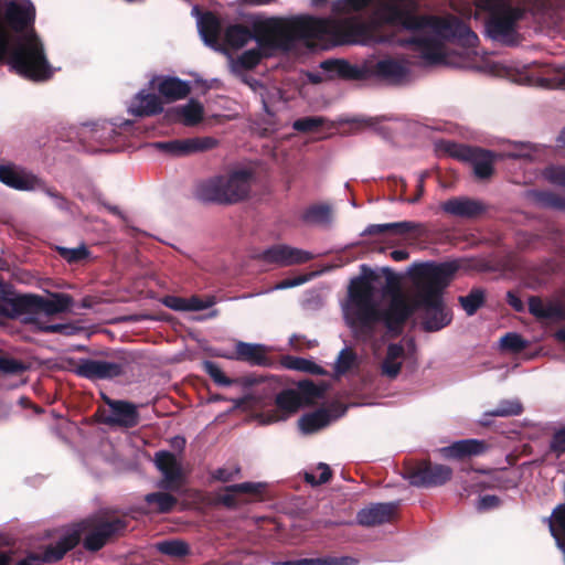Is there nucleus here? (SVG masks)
<instances>
[{
  "label": "nucleus",
  "mask_w": 565,
  "mask_h": 565,
  "mask_svg": "<svg viewBox=\"0 0 565 565\" xmlns=\"http://www.w3.org/2000/svg\"><path fill=\"white\" fill-rule=\"evenodd\" d=\"M375 4L371 20L356 18H315L298 15L323 22L333 39L310 35L312 43L321 47L343 44H396L411 45L420 53L426 65L448 64L446 44L456 43L475 47L477 34L452 13L419 14L412 0H337L332 4L335 13L360 11Z\"/></svg>",
  "instance_id": "nucleus-1"
},
{
  "label": "nucleus",
  "mask_w": 565,
  "mask_h": 565,
  "mask_svg": "<svg viewBox=\"0 0 565 565\" xmlns=\"http://www.w3.org/2000/svg\"><path fill=\"white\" fill-rule=\"evenodd\" d=\"M418 308L426 331H438L451 321V313L443 298L416 296L415 306L398 290L390 289L375 276H360L351 280L348 299L342 305L343 317L354 335L370 342L375 338L380 322L388 329L403 323Z\"/></svg>",
  "instance_id": "nucleus-2"
},
{
  "label": "nucleus",
  "mask_w": 565,
  "mask_h": 565,
  "mask_svg": "<svg viewBox=\"0 0 565 565\" xmlns=\"http://www.w3.org/2000/svg\"><path fill=\"white\" fill-rule=\"evenodd\" d=\"M34 21L31 0H0V62L24 78L42 82L52 77L53 68Z\"/></svg>",
  "instance_id": "nucleus-3"
},
{
  "label": "nucleus",
  "mask_w": 565,
  "mask_h": 565,
  "mask_svg": "<svg viewBox=\"0 0 565 565\" xmlns=\"http://www.w3.org/2000/svg\"><path fill=\"white\" fill-rule=\"evenodd\" d=\"M254 28L257 34L256 47L231 58L232 72L239 75L259 64L263 57L273 56L278 51H289L298 42L311 44L310 35L326 36L328 28L323 22L308 18H256Z\"/></svg>",
  "instance_id": "nucleus-4"
},
{
  "label": "nucleus",
  "mask_w": 565,
  "mask_h": 565,
  "mask_svg": "<svg viewBox=\"0 0 565 565\" xmlns=\"http://www.w3.org/2000/svg\"><path fill=\"white\" fill-rule=\"evenodd\" d=\"M125 527L126 523L119 516L105 512L97 513L67 529L56 544L45 548L43 555L30 553L17 565H43L57 562L79 542L82 536L86 550L98 551L111 536L122 532Z\"/></svg>",
  "instance_id": "nucleus-5"
},
{
  "label": "nucleus",
  "mask_w": 565,
  "mask_h": 565,
  "mask_svg": "<svg viewBox=\"0 0 565 565\" xmlns=\"http://www.w3.org/2000/svg\"><path fill=\"white\" fill-rule=\"evenodd\" d=\"M73 299L66 294H53L50 298L35 295H21L12 298L0 296V318H20L26 323H34L41 331L62 332L64 324H40V315H56L70 309Z\"/></svg>",
  "instance_id": "nucleus-6"
},
{
  "label": "nucleus",
  "mask_w": 565,
  "mask_h": 565,
  "mask_svg": "<svg viewBox=\"0 0 565 565\" xmlns=\"http://www.w3.org/2000/svg\"><path fill=\"white\" fill-rule=\"evenodd\" d=\"M475 18L484 15L486 34L493 41L515 45L520 41L518 22L524 9L513 6L510 0H476Z\"/></svg>",
  "instance_id": "nucleus-7"
},
{
  "label": "nucleus",
  "mask_w": 565,
  "mask_h": 565,
  "mask_svg": "<svg viewBox=\"0 0 565 565\" xmlns=\"http://www.w3.org/2000/svg\"><path fill=\"white\" fill-rule=\"evenodd\" d=\"M254 179V173L246 169L215 175L198 185L196 196L204 202L220 204L238 203L248 198Z\"/></svg>",
  "instance_id": "nucleus-8"
},
{
  "label": "nucleus",
  "mask_w": 565,
  "mask_h": 565,
  "mask_svg": "<svg viewBox=\"0 0 565 565\" xmlns=\"http://www.w3.org/2000/svg\"><path fill=\"white\" fill-rule=\"evenodd\" d=\"M192 14L196 18L199 34L203 42L215 51H222L224 46L238 50L249 42L257 43V34L252 23V30L246 26L234 24L230 25L224 35H222V25L220 20L211 12L200 13L199 7L192 8Z\"/></svg>",
  "instance_id": "nucleus-9"
},
{
  "label": "nucleus",
  "mask_w": 565,
  "mask_h": 565,
  "mask_svg": "<svg viewBox=\"0 0 565 565\" xmlns=\"http://www.w3.org/2000/svg\"><path fill=\"white\" fill-rule=\"evenodd\" d=\"M375 78L391 85H404L412 79L411 64L398 57H373L363 61V79Z\"/></svg>",
  "instance_id": "nucleus-10"
},
{
  "label": "nucleus",
  "mask_w": 565,
  "mask_h": 565,
  "mask_svg": "<svg viewBox=\"0 0 565 565\" xmlns=\"http://www.w3.org/2000/svg\"><path fill=\"white\" fill-rule=\"evenodd\" d=\"M458 268L457 262L426 265L420 271L416 296L441 298V291L448 286Z\"/></svg>",
  "instance_id": "nucleus-11"
},
{
  "label": "nucleus",
  "mask_w": 565,
  "mask_h": 565,
  "mask_svg": "<svg viewBox=\"0 0 565 565\" xmlns=\"http://www.w3.org/2000/svg\"><path fill=\"white\" fill-rule=\"evenodd\" d=\"M131 125L129 120H125L120 124L119 129L127 128ZM82 138H87L97 141L100 147H88L87 150L92 152L98 151H117L122 147L119 141L121 132L118 131V127L109 121L86 124L83 126L81 131Z\"/></svg>",
  "instance_id": "nucleus-12"
},
{
  "label": "nucleus",
  "mask_w": 565,
  "mask_h": 565,
  "mask_svg": "<svg viewBox=\"0 0 565 565\" xmlns=\"http://www.w3.org/2000/svg\"><path fill=\"white\" fill-rule=\"evenodd\" d=\"M320 73H310L309 79L319 83L324 79H363V62L351 64L344 60H327L320 63Z\"/></svg>",
  "instance_id": "nucleus-13"
},
{
  "label": "nucleus",
  "mask_w": 565,
  "mask_h": 565,
  "mask_svg": "<svg viewBox=\"0 0 565 565\" xmlns=\"http://www.w3.org/2000/svg\"><path fill=\"white\" fill-rule=\"evenodd\" d=\"M451 475L452 470L448 466L425 463L409 470L405 478L412 486L430 488L443 486L451 478Z\"/></svg>",
  "instance_id": "nucleus-14"
},
{
  "label": "nucleus",
  "mask_w": 565,
  "mask_h": 565,
  "mask_svg": "<svg viewBox=\"0 0 565 565\" xmlns=\"http://www.w3.org/2000/svg\"><path fill=\"white\" fill-rule=\"evenodd\" d=\"M74 372L90 381L110 380L122 373V364L94 359H79L74 365Z\"/></svg>",
  "instance_id": "nucleus-15"
},
{
  "label": "nucleus",
  "mask_w": 565,
  "mask_h": 565,
  "mask_svg": "<svg viewBox=\"0 0 565 565\" xmlns=\"http://www.w3.org/2000/svg\"><path fill=\"white\" fill-rule=\"evenodd\" d=\"M154 465L163 475L159 487L168 490L179 489L183 479L180 459L170 451L161 450L154 455Z\"/></svg>",
  "instance_id": "nucleus-16"
},
{
  "label": "nucleus",
  "mask_w": 565,
  "mask_h": 565,
  "mask_svg": "<svg viewBox=\"0 0 565 565\" xmlns=\"http://www.w3.org/2000/svg\"><path fill=\"white\" fill-rule=\"evenodd\" d=\"M0 182L19 191H38L42 180L15 164H0Z\"/></svg>",
  "instance_id": "nucleus-17"
},
{
  "label": "nucleus",
  "mask_w": 565,
  "mask_h": 565,
  "mask_svg": "<svg viewBox=\"0 0 565 565\" xmlns=\"http://www.w3.org/2000/svg\"><path fill=\"white\" fill-rule=\"evenodd\" d=\"M260 257L263 260L279 266H291L296 264L307 263L312 258V254L308 250L279 244L265 249Z\"/></svg>",
  "instance_id": "nucleus-18"
},
{
  "label": "nucleus",
  "mask_w": 565,
  "mask_h": 565,
  "mask_svg": "<svg viewBox=\"0 0 565 565\" xmlns=\"http://www.w3.org/2000/svg\"><path fill=\"white\" fill-rule=\"evenodd\" d=\"M109 414L105 417V423L122 427H134L138 424L139 415L137 406L125 401H114L107 398Z\"/></svg>",
  "instance_id": "nucleus-19"
},
{
  "label": "nucleus",
  "mask_w": 565,
  "mask_h": 565,
  "mask_svg": "<svg viewBox=\"0 0 565 565\" xmlns=\"http://www.w3.org/2000/svg\"><path fill=\"white\" fill-rule=\"evenodd\" d=\"M398 502L375 503L359 511L356 521L364 526L380 525L390 522L396 513Z\"/></svg>",
  "instance_id": "nucleus-20"
},
{
  "label": "nucleus",
  "mask_w": 565,
  "mask_h": 565,
  "mask_svg": "<svg viewBox=\"0 0 565 565\" xmlns=\"http://www.w3.org/2000/svg\"><path fill=\"white\" fill-rule=\"evenodd\" d=\"M460 154L471 163L473 172L478 178L484 179L492 174L494 159L497 158L493 152L480 148L467 147L461 149Z\"/></svg>",
  "instance_id": "nucleus-21"
},
{
  "label": "nucleus",
  "mask_w": 565,
  "mask_h": 565,
  "mask_svg": "<svg viewBox=\"0 0 565 565\" xmlns=\"http://www.w3.org/2000/svg\"><path fill=\"white\" fill-rule=\"evenodd\" d=\"M407 359L403 344L392 343L387 347L386 354L380 364V373L388 380H395Z\"/></svg>",
  "instance_id": "nucleus-22"
},
{
  "label": "nucleus",
  "mask_w": 565,
  "mask_h": 565,
  "mask_svg": "<svg viewBox=\"0 0 565 565\" xmlns=\"http://www.w3.org/2000/svg\"><path fill=\"white\" fill-rule=\"evenodd\" d=\"M489 446L480 439H461L443 447L440 452L446 458L461 459L465 457H475L484 454Z\"/></svg>",
  "instance_id": "nucleus-23"
},
{
  "label": "nucleus",
  "mask_w": 565,
  "mask_h": 565,
  "mask_svg": "<svg viewBox=\"0 0 565 565\" xmlns=\"http://www.w3.org/2000/svg\"><path fill=\"white\" fill-rule=\"evenodd\" d=\"M161 111L162 103L159 96L145 89L137 93L128 106V113L138 117L152 116Z\"/></svg>",
  "instance_id": "nucleus-24"
},
{
  "label": "nucleus",
  "mask_w": 565,
  "mask_h": 565,
  "mask_svg": "<svg viewBox=\"0 0 565 565\" xmlns=\"http://www.w3.org/2000/svg\"><path fill=\"white\" fill-rule=\"evenodd\" d=\"M527 84L541 88H559L565 85V67L546 66L541 73L531 72Z\"/></svg>",
  "instance_id": "nucleus-25"
},
{
  "label": "nucleus",
  "mask_w": 565,
  "mask_h": 565,
  "mask_svg": "<svg viewBox=\"0 0 565 565\" xmlns=\"http://www.w3.org/2000/svg\"><path fill=\"white\" fill-rule=\"evenodd\" d=\"M441 210L456 217L471 218L483 211L479 201L469 198H454L441 204Z\"/></svg>",
  "instance_id": "nucleus-26"
},
{
  "label": "nucleus",
  "mask_w": 565,
  "mask_h": 565,
  "mask_svg": "<svg viewBox=\"0 0 565 565\" xmlns=\"http://www.w3.org/2000/svg\"><path fill=\"white\" fill-rule=\"evenodd\" d=\"M264 484L259 482H243L238 484H233L221 490L216 500L227 508H235L239 504V500L237 499L238 494L242 493H260Z\"/></svg>",
  "instance_id": "nucleus-27"
},
{
  "label": "nucleus",
  "mask_w": 565,
  "mask_h": 565,
  "mask_svg": "<svg viewBox=\"0 0 565 565\" xmlns=\"http://www.w3.org/2000/svg\"><path fill=\"white\" fill-rule=\"evenodd\" d=\"M167 99L174 100L188 95L190 86L177 77H156L150 82Z\"/></svg>",
  "instance_id": "nucleus-28"
},
{
  "label": "nucleus",
  "mask_w": 565,
  "mask_h": 565,
  "mask_svg": "<svg viewBox=\"0 0 565 565\" xmlns=\"http://www.w3.org/2000/svg\"><path fill=\"white\" fill-rule=\"evenodd\" d=\"M171 116L185 126H193L203 118V106L196 100H189L184 105L171 109Z\"/></svg>",
  "instance_id": "nucleus-29"
},
{
  "label": "nucleus",
  "mask_w": 565,
  "mask_h": 565,
  "mask_svg": "<svg viewBox=\"0 0 565 565\" xmlns=\"http://www.w3.org/2000/svg\"><path fill=\"white\" fill-rule=\"evenodd\" d=\"M523 407L519 399H503L494 409L487 411L482 414L479 423L483 426L491 424L492 417L518 416L522 413Z\"/></svg>",
  "instance_id": "nucleus-30"
},
{
  "label": "nucleus",
  "mask_w": 565,
  "mask_h": 565,
  "mask_svg": "<svg viewBox=\"0 0 565 565\" xmlns=\"http://www.w3.org/2000/svg\"><path fill=\"white\" fill-rule=\"evenodd\" d=\"M335 417L326 409H319L317 412L306 414L299 419V427L305 434L316 433L328 425H330Z\"/></svg>",
  "instance_id": "nucleus-31"
},
{
  "label": "nucleus",
  "mask_w": 565,
  "mask_h": 565,
  "mask_svg": "<svg viewBox=\"0 0 565 565\" xmlns=\"http://www.w3.org/2000/svg\"><path fill=\"white\" fill-rule=\"evenodd\" d=\"M418 227V224L409 221L385 223V224H371L365 227L362 235H380L385 232H393L395 234H405L413 232Z\"/></svg>",
  "instance_id": "nucleus-32"
},
{
  "label": "nucleus",
  "mask_w": 565,
  "mask_h": 565,
  "mask_svg": "<svg viewBox=\"0 0 565 565\" xmlns=\"http://www.w3.org/2000/svg\"><path fill=\"white\" fill-rule=\"evenodd\" d=\"M529 310L532 315L542 319H558L563 313L562 309L557 305L542 300L537 297L530 298Z\"/></svg>",
  "instance_id": "nucleus-33"
},
{
  "label": "nucleus",
  "mask_w": 565,
  "mask_h": 565,
  "mask_svg": "<svg viewBox=\"0 0 565 565\" xmlns=\"http://www.w3.org/2000/svg\"><path fill=\"white\" fill-rule=\"evenodd\" d=\"M358 561L350 556L341 557H321V558H300L286 562H273L271 565H356Z\"/></svg>",
  "instance_id": "nucleus-34"
},
{
  "label": "nucleus",
  "mask_w": 565,
  "mask_h": 565,
  "mask_svg": "<svg viewBox=\"0 0 565 565\" xmlns=\"http://www.w3.org/2000/svg\"><path fill=\"white\" fill-rule=\"evenodd\" d=\"M301 220L310 225H329L332 220L331 209L326 204L309 206L303 211Z\"/></svg>",
  "instance_id": "nucleus-35"
},
{
  "label": "nucleus",
  "mask_w": 565,
  "mask_h": 565,
  "mask_svg": "<svg viewBox=\"0 0 565 565\" xmlns=\"http://www.w3.org/2000/svg\"><path fill=\"white\" fill-rule=\"evenodd\" d=\"M236 358L253 364H262L265 360V349L262 344L238 342L235 347Z\"/></svg>",
  "instance_id": "nucleus-36"
},
{
  "label": "nucleus",
  "mask_w": 565,
  "mask_h": 565,
  "mask_svg": "<svg viewBox=\"0 0 565 565\" xmlns=\"http://www.w3.org/2000/svg\"><path fill=\"white\" fill-rule=\"evenodd\" d=\"M246 83L249 85L254 93L259 95L263 103V107L267 113H269V108L271 105L281 99V93L275 86L268 88L264 84H260L255 79L250 82L246 81Z\"/></svg>",
  "instance_id": "nucleus-37"
},
{
  "label": "nucleus",
  "mask_w": 565,
  "mask_h": 565,
  "mask_svg": "<svg viewBox=\"0 0 565 565\" xmlns=\"http://www.w3.org/2000/svg\"><path fill=\"white\" fill-rule=\"evenodd\" d=\"M531 200L542 207L565 211V199L547 191H533L529 193Z\"/></svg>",
  "instance_id": "nucleus-38"
},
{
  "label": "nucleus",
  "mask_w": 565,
  "mask_h": 565,
  "mask_svg": "<svg viewBox=\"0 0 565 565\" xmlns=\"http://www.w3.org/2000/svg\"><path fill=\"white\" fill-rule=\"evenodd\" d=\"M157 551L171 557H183L190 553L189 544L183 540H164L156 544Z\"/></svg>",
  "instance_id": "nucleus-39"
},
{
  "label": "nucleus",
  "mask_w": 565,
  "mask_h": 565,
  "mask_svg": "<svg viewBox=\"0 0 565 565\" xmlns=\"http://www.w3.org/2000/svg\"><path fill=\"white\" fill-rule=\"evenodd\" d=\"M540 150L531 143H513L510 149L500 157L511 159L535 160L539 158Z\"/></svg>",
  "instance_id": "nucleus-40"
},
{
  "label": "nucleus",
  "mask_w": 565,
  "mask_h": 565,
  "mask_svg": "<svg viewBox=\"0 0 565 565\" xmlns=\"http://www.w3.org/2000/svg\"><path fill=\"white\" fill-rule=\"evenodd\" d=\"M277 406L285 412V415L280 419L287 418L290 414L298 411L300 406V399L296 392L284 391L277 395Z\"/></svg>",
  "instance_id": "nucleus-41"
},
{
  "label": "nucleus",
  "mask_w": 565,
  "mask_h": 565,
  "mask_svg": "<svg viewBox=\"0 0 565 565\" xmlns=\"http://www.w3.org/2000/svg\"><path fill=\"white\" fill-rule=\"evenodd\" d=\"M146 502L156 504L157 512L167 513L177 504V499L166 492H154L146 495Z\"/></svg>",
  "instance_id": "nucleus-42"
},
{
  "label": "nucleus",
  "mask_w": 565,
  "mask_h": 565,
  "mask_svg": "<svg viewBox=\"0 0 565 565\" xmlns=\"http://www.w3.org/2000/svg\"><path fill=\"white\" fill-rule=\"evenodd\" d=\"M467 315L472 316L483 303L484 294L481 289H473L467 296L459 298Z\"/></svg>",
  "instance_id": "nucleus-43"
},
{
  "label": "nucleus",
  "mask_w": 565,
  "mask_h": 565,
  "mask_svg": "<svg viewBox=\"0 0 565 565\" xmlns=\"http://www.w3.org/2000/svg\"><path fill=\"white\" fill-rule=\"evenodd\" d=\"M285 366L289 370H296L312 374H320L322 370L315 362L302 359V358H288L285 362Z\"/></svg>",
  "instance_id": "nucleus-44"
},
{
  "label": "nucleus",
  "mask_w": 565,
  "mask_h": 565,
  "mask_svg": "<svg viewBox=\"0 0 565 565\" xmlns=\"http://www.w3.org/2000/svg\"><path fill=\"white\" fill-rule=\"evenodd\" d=\"M330 478V467L322 462L318 465L316 471H307L305 473L306 481L315 486L326 483Z\"/></svg>",
  "instance_id": "nucleus-45"
},
{
  "label": "nucleus",
  "mask_w": 565,
  "mask_h": 565,
  "mask_svg": "<svg viewBox=\"0 0 565 565\" xmlns=\"http://www.w3.org/2000/svg\"><path fill=\"white\" fill-rule=\"evenodd\" d=\"M188 146V153L210 150L217 145V141L212 137H196L185 139Z\"/></svg>",
  "instance_id": "nucleus-46"
},
{
  "label": "nucleus",
  "mask_w": 565,
  "mask_h": 565,
  "mask_svg": "<svg viewBox=\"0 0 565 565\" xmlns=\"http://www.w3.org/2000/svg\"><path fill=\"white\" fill-rule=\"evenodd\" d=\"M543 177L550 183L565 188V166H550L544 169Z\"/></svg>",
  "instance_id": "nucleus-47"
},
{
  "label": "nucleus",
  "mask_w": 565,
  "mask_h": 565,
  "mask_svg": "<svg viewBox=\"0 0 565 565\" xmlns=\"http://www.w3.org/2000/svg\"><path fill=\"white\" fill-rule=\"evenodd\" d=\"M204 371L211 376V379L221 386H228L233 383L228 377L225 376L223 371L217 364L211 361L203 363Z\"/></svg>",
  "instance_id": "nucleus-48"
},
{
  "label": "nucleus",
  "mask_w": 565,
  "mask_h": 565,
  "mask_svg": "<svg viewBox=\"0 0 565 565\" xmlns=\"http://www.w3.org/2000/svg\"><path fill=\"white\" fill-rule=\"evenodd\" d=\"M154 148L162 150L164 152L181 156L188 154V146L184 140H173L168 142H156L152 145Z\"/></svg>",
  "instance_id": "nucleus-49"
},
{
  "label": "nucleus",
  "mask_w": 565,
  "mask_h": 565,
  "mask_svg": "<svg viewBox=\"0 0 565 565\" xmlns=\"http://www.w3.org/2000/svg\"><path fill=\"white\" fill-rule=\"evenodd\" d=\"M500 344L503 349L512 352H519L526 347V341H524L518 333L511 332L501 338Z\"/></svg>",
  "instance_id": "nucleus-50"
},
{
  "label": "nucleus",
  "mask_w": 565,
  "mask_h": 565,
  "mask_svg": "<svg viewBox=\"0 0 565 565\" xmlns=\"http://www.w3.org/2000/svg\"><path fill=\"white\" fill-rule=\"evenodd\" d=\"M322 117H303L294 121L292 128L297 131H313L316 128L323 124Z\"/></svg>",
  "instance_id": "nucleus-51"
},
{
  "label": "nucleus",
  "mask_w": 565,
  "mask_h": 565,
  "mask_svg": "<svg viewBox=\"0 0 565 565\" xmlns=\"http://www.w3.org/2000/svg\"><path fill=\"white\" fill-rule=\"evenodd\" d=\"M25 370V366L22 362L9 358V356H0V372L6 374H19Z\"/></svg>",
  "instance_id": "nucleus-52"
},
{
  "label": "nucleus",
  "mask_w": 565,
  "mask_h": 565,
  "mask_svg": "<svg viewBox=\"0 0 565 565\" xmlns=\"http://www.w3.org/2000/svg\"><path fill=\"white\" fill-rule=\"evenodd\" d=\"M354 361L355 354L349 349H343L337 360V372L345 373L353 366Z\"/></svg>",
  "instance_id": "nucleus-53"
},
{
  "label": "nucleus",
  "mask_w": 565,
  "mask_h": 565,
  "mask_svg": "<svg viewBox=\"0 0 565 565\" xmlns=\"http://www.w3.org/2000/svg\"><path fill=\"white\" fill-rule=\"evenodd\" d=\"M215 297H206L205 299H201L199 297H190L188 298L186 311H200L207 308H211L215 305Z\"/></svg>",
  "instance_id": "nucleus-54"
},
{
  "label": "nucleus",
  "mask_w": 565,
  "mask_h": 565,
  "mask_svg": "<svg viewBox=\"0 0 565 565\" xmlns=\"http://www.w3.org/2000/svg\"><path fill=\"white\" fill-rule=\"evenodd\" d=\"M60 253L70 263L84 259L88 254L87 249L83 246L77 248L61 247Z\"/></svg>",
  "instance_id": "nucleus-55"
},
{
  "label": "nucleus",
  "mask_w": 565,
  "mask_h": 565,
  "mask_svg": "<svg viewBox=\"0 0 565 565\" xmlns=\"http://www.w3.org/2000/svg\"><path fill=\"white\" fill-rule=\"evenodd\" d=\"M40 190L43 191L49 198H51L53 200V202L57 209L65 210V211L68 210L67 201L58 192L46 186L43 181H42V189H40Z\"/></svg>",
  "instance_id": "nucleus-56"
},
{
  "label": "nucleus",
  "mask_w": 565,
  "mask_h": 565,
  "mask_svg": "<svg viewBox=\"0 0 565 565\" xmlns=\"http://www.w3.org/2000/svg\"><path fill=\"white\" fill-rule=\"evenodd\" d=\"M307 280H308V277H306V276H298L295 278L284 279L280 282H278L277 285H275L270 290H282V289L292 288V287L302 285Z\"/></svg>",
  "instance_id": "nucleus-57"
},
{
  "label": "nucleus",
  "mask_w": 565,
  "mask_h": 565,
  "mask_svg": "<svg viewBox=\"0 0 565 565\" xmlns=\"http://www.w3.org/2000/svg\"><path fill=\"white\" fill-rule=\"evenodd\" d=\"M239 472L238 468H218L212 473V478L222 482L232 480Z\"/></svg>",
  "instance_id": "nucleus-58"
},
{
  "label": "nucleus",
  "mask_w": 565,
  "mask_h": 565,
  "mask_svg": "<svg viewBox=\"0 0 565 565\" xmlns=\"http://www.w3.org/2000/svg\"><path fill=\"white\" fill-rule=\"evenodd\" d=\"M551 448L557 452L565 451V427L554 434Z\"/></svg>",
  "instance_id": "nucleus-59"
},
{
  "label": "nucleus",
  "mask_w": 565,
  "mask_h": 565,
  "mask_svg": "<svg viewBox=\"0 0 565 565\" xmlns=\"http://www.w3.org/2000/svg\"><path fill=\"white\" fill-rule=\"evenodd\" d=\"M164 305L173 310L186 311L188 298L167 297Z\"/></svg>",
  "instance_id": "nucleus-60"
},
{
  "label": "nucleus",
  "mask_w": 565,
  "mask_h": 565,
  "mask_svg": "<svg viewBox=\"0 0 565 565\" xmlns=\"http://www.w3.org/2000/svg\"><path fill=\"white\" fill-rule=\"evenodd\" d=\"M499 503V499L495 495H484L481 497L478 501V509L486 510L497 507Z\"/></svg>",
  "instance_id": "nucleus-61"
},
{
  "label": "nucleus",
  "mask_w": 565,
  "mask_h": 565,
  "mask_svg": "<svg viewBox=\"0 0 565 565\" xmlns=\"http://www.w3.org/2000/svg\"><path fill=\"white\" fill-rule=\"evenodd\" d=\"M409 256L408 252L405 249H395L391 253V257L396 262H402L407 259Z\"/></svg>",
  "instance_id": "nucleus-62"
},
{
  "label": "nucleus",
  "mask_w": 565,
  "mask_h": 565,
  "mask_svg": "<svg viewBox=\"0 0 565 565\" xmlns=\"http://www.w3.org/2000/svg\"><path fill=\"white\" fill-rule=\"evenodd\" d=\"M12 562L11 551H0V565H12Z\"/></svg>",
  "instance_id": "nucleus-63"
},
{
  "label": "nucleus",
  "mask_w": 565,
  "mask_h": 565,
  "mask_svg": "<svg viewBox=\"0 0 565 565\" xmlns=\"http://www.w3.org/2000/svg\"><path fill=\"white\" fill-rule=\"evenodd\" d=\"M508 297H509V303L515 308L516 310H521L523 308V305L521 302L520 299H518L515 296H513L512 294H508Z\"/></svg>",
  "instance_id": "nucleus-64"
}]
</instances>
